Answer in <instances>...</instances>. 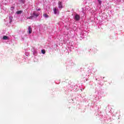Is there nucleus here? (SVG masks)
Masks as SVG:
<instances>
[{"mask_svg": "<svg viewBox=\"0 0 124 124\" xmlns=\"http://www.w3.org/2000/svg\"><path fill=\"white\" fill-rule=\"evenodd\" d=\"M9 19H10V23H12V19H13L12 16L9 17Z\"/></svg>", "mask_w": 124, "mask_h": 124, "instance_id": "1a4fd4ad", "label": "nucleus"}, {"mask_svg": "<svg viewBox=\"0 0 124 124\" xmlns=\"http://www.w3.org/2000/svg\"><path fill=\"white\" fill-rule=\"evenodd\" d=\"M8 39V37L6 36H4L2 38V40H7Z\"/></svg>", "mask_w": 124, "mask_h": 124, "instance_id": "423d86ee", "label": "nucleus"}, {"mask_svg": "<svg viewBox=\"0 0 124 124\" xmlns=\"http://www.w3.org/2000/svg\"><path fill=\"white\" fill-rule=\"evenodd\" d=\"M33 16L38 17V14H36L35 12H33Z\"/></svg>", "mask_w": 124, "mask_h": 124, "instance_id": "6e6552de", "label": "nucleus"}, {"mask_svg": "<svg viewBox=\"0 0 124 124\" xmlns=\"http://www.w3.org/2000/svg\"><path fill=\"white\" fill-rule=\"evenodd\" d=\"M98 3H99L100 5H101L102 4V1L101 0H98Z\"/></svg>", "mask_w": 124, "mask_h": 124, "instance_id": "f8f14e48", "label": "nucleus"}, {"mask_svg": "<svg viewBox=\"0 0 124 124\" xmlns=\"http://www.w3.org/2000/svg\"><path fill=\"white\" fill-rule=\"evenodd\" d=\"M41 53H43V54H45V53H46L45 50V49H42Z\"/></svg>", "mask_w": 124, "mask_h": 124, "instance_id": "9d476101", "label": "nucleus"}, {"mask_svg": "<svg viewBox=\"0 0 124 124\" xmlns=\"http://www.w3.org/2000/svg\"><path fill=\"white\" fill-rule=\"evenodd\" d=\"M28 31H29V34H31V32H32V30L31 29V26H29Z\"/></svg>", "mask_w": 124, "mask_h": 124, "instance_id": "f03ea898", "label": "nucleus"}, {"mask_svg": "<svg viewBox=\"0 0 124 124\" xmlns=\"http://www.w3.org/2000/svg\"><path fill=\"white\" fill-rule=\"evenodd\" d=\"M33 16H30L29 17H27V19H32Z\"/></svg>", "mask_w": 124, "mask_h": 124, "instance_id": "9b49d317", "label": "nucleus"}, {"mask_svg": "<svg viewBox=\"0 0 124 124\" xmlns=\"http://www.w3.org/2000/svg\"><path fill=\"white\" fill-rule=\"evenodd\" d=\"M58 8H62V3L61 1L58 2Z\"/></svg>", "mask_w": 124, "mask_h": 124, "instance_id": "7ed1b4c3", "label": "nucleus"}, {"mask_svg": "<svg viewBox=\"0 0 124 124\" xmlns=\"http://www.w3.org/2000/svg\"><path fill=\"white\" fill-rule=\"evenodd\" d=\"M41 10V9L40 8H38V9H37V11H40Z\"/></svg>", "mask_w": 124, "mask_h": 124, "instance_id": "ddd939ff", "label": "nucleus"}, {"mask_svg": "<svg viewBox=\"0 0 124 124\" xmlns=\"http://www.w3.org/2000/svg\"><path fill=\"white\" fill-rule=\"evenodd\" d=\"M43 16L44 17H45V18H47V17H49V16H48L47 14H44L43 15Z\"/></svg>", "mask_w": 124, "mask_h": 124, "instance_id": "39448f33", "label": "nucleus"}, {"mask_svg": "<svg viewBox=\"0 0 124 124\" xmlns=\"http://www.w3.org/2000/svg\"><path fill=\"white\" fill-rule=\"evenodd\" d=\"M58 11V10L57 9V8H54V14L55 15H56L57 14Z\"/></svg>", "mask_w": 124, "mask_h": 124, "instance_id": "0eeeda50", "label": "nucleus"}, {"mask_svg": "<svg viewBox=\"0 0 124 124\" xmlns=\"http://www.w3.org/2000/svg\"><path fill=\"white\" fill-rule=\"evenodd\" d=\"M12 8L13 9H14V7H12Z\"/></svg>", "mask_w": 124, "mask_h": 124, "instance_id": "4468645a", "label": "nucleus"}, {"mask_svg": "<svg viewBox=\"0 0 124 124\" xmlns=\"http://www.w3.org/2000/svg\"><path fill=\"white\" fill-rule=\"evenodd\" d=\"M23 13V11H17V12H16V14H17V15H21L22 13Z\"/></svg>", "mask_w": 124, "mask_h": 124, "instance_id": "20e7f679", "label": "nucleus"}, {"mask_svg": "<svg viewBox=\"0 0 124 124\" xmlns=\"http://www.w3.org/2000/svg\"><path fill=\"white\" fill-rule=\"evenodd\" d=\"M74 18L76 21H79V20H80V16H78V14H76V16H75Z\"/></svg>", "mask_w": 124, "mask_h": 124, "instance_id": "f257e3e1", "label": "nucleus"}]
</instances>
